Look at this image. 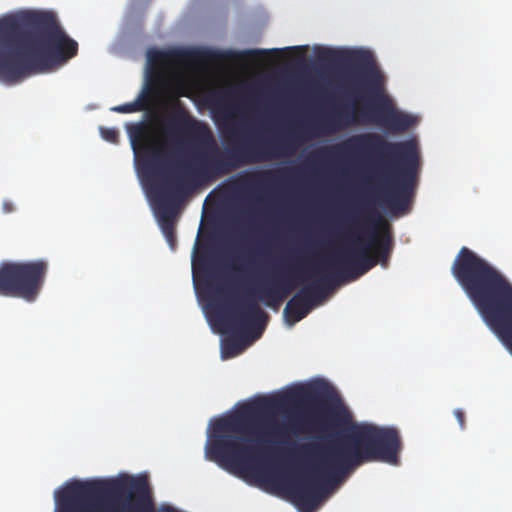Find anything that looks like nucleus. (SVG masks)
<instances>
[{"mask_svg": "<svg viewBox=\"0 0 512 512\" xmlns=\"http://www.w3.org/2000/svg\"><path fill=\"white\" fill-rule=\"evenodd\" d=\"M171 126L189 136L194 144V167L181 165L168 178H161L166 153L162 144L145 143L140 156L143 176L153 182L158 204V222L172 249L176 245L175 213L180 199L202 181L213 180L247 164L291 156L301 135L294 130L283 135L243 139L221 150L210 127L193 118L186 110L175 111Z\"/></svg>", "mask_w": 512, "mask_h": 512, "instance_id": "f257e3e1", "label": "nucleus"}, {"mask_svg": "<svg viewBox=\"0 0 512 512\" xmlns=\"http://www.w3.org/2000/svg\"><path fill=\"white\" fill-rule=\"evenodd\" d=\"M336 397V392L329 383L316 380L276 396L262 397L246 403L234 413L213 422L207 456L227 471H244L250 468L258 454L269 451L267 447L250 443L274 442L273 436H283L288 426L292 431L316 436L326 434L331 428L348 426L352 418L349 411L342 406L331 409L327 419L309 415L299 417L288 425L261 420L263 414L275 409L311 406L334 400Z\"/></svg>", "mask_w": 512, "mask_h": 512, "instance_id": "f03ea898", "label": "nucleus"}, {"mask_svg": "<svg viewBox=\"0 0 512 512\" xmlns=\"http://www.w3.org/2000/svg\"><path fill=\"white\" fill-rule=\"evenodd\" d=\"M401 449L396 428L355 424L343 437L300 445L299 453L314 463L309 474L287 485V491L302 509L311 510L350 469L369 462L397 464Z\"/></svg>", "mask_w": 512, "mask_h": 512, "instance_id": "7ed1b4c3", "label": "nucleus"}, {"mask_svg": "<svg viewBox=\"0 0 512 512\" xmlns=\"http://www.w3.org/2000/svg\"><path fill=\"white\" fill-rule=\"evenodd\" d=\"M317 58L323 63L341 62L351 72L345 82L346 95L353 103L361 102L360 110L338 107L304 127L307 134H330L360 123H376L387 132L407 131L415 122L412 115L397 110L383 94L384 79L368 51H338L322 49Z\"/></svg>", "mask_w": 512, "mask_h": 512, "instance_id": "20e7f679", "label": "nucleus"}, {"mask_svg": "<svg viewBox=\"0 0 512 512\" xmlns=\"http://www.w3.org/2000/svg\"><path fill=\"white\" fill-rule=\"evenodd\" d=\"M78 53L52 12L27 11L0 19V79L18 82L51 71Z\"/></svg>", "mask_w": 512, "mask_h": 512, "instance_id": "39448f33", "label": "nucleus"}, {"mask_svg": "<svg viewBox=\"0 0 512 512\" xmlns=\"http://www.w3.org/2000/svg\"><path fill=\"white\" fill-rule=\"evenodd\" d=\"M311 243L306 242L304 249H297L288 265L274 267L271 271L261 274L255 284L248 288L230 310L219 305V322L235 334L222 344L224 357L230 358L241 352L242 339H258L266 325L267 314L258 302L267 307L276 308L292 292L296 284L304 277L302 252H309Z\"/></svg>", "mask_w": 512, "mask_h": 512, "instance_id": "423d86ee", "label": "nucleus"}, {"mask_svg": "<svg viewBox=\"0 0 512 512\" xmlns=\"http://www.w3.org/2000/svg\"><path fill=\"white\" fill-rule=\"evenodd\" d=\"M451 273L483 321L512 354V283L495 266L461 247Z\"/></svg>", "mask_w": 512, "mask_h": 512, "instance_id": "0eeeda50", "label": "nucleus"}, {"mask_svg": "<svg viewBox=\"0 0 512 512\" xmlns=\"http://www.w3.org/2000/svg\"><path fill=\"white\" fill-rule=\"evenodd\" d=\"M335 149L345 155L389 160L392 165L383 174L377 191L378 201L392 214L408 208L419 166L414 141L390 142L377 133H362L349 137Z\"/></svg>", "mask_w": 512, "mask_h": 512, "instance_id": "6e6552de", "label": "nucleus"}, {"mask_svg": "<svg viewBox=\"0 0 512 512\" xmlns=\"http://www.w3.org/2000/svg\"><path fill=\"white\" fill-rule=\"evenodd\" d=\"M347 228L355 240H361L360 235L367 233V244L360 248L347 247L335 257L319 264L325 274L336 275L335 285L357 279L378 263L385 266L393 248L390 225L369 203L362 205Z\"/></svg>", "mask_w": 512, "mask_h": 512, "instance_id": "1a4fd4ad", "label": "nucleus"}, {"mask_svg": "<svg viewBox=\"0 0 512 512\" xmlns=\"http://www.w3.org/2000/svg\"><path fill=\"white\" fill-rule=\"evenodd\" d=\"M104 498L123 500L128 512H154L144 476L74 481L59 492V512H106L100 503Z\"/></svg>", "mask_w": 512, "mask_h": 512, "instance_id": "9d476101", "label": "nucleus"}, {"mask_svg": "<svg viewBox=\"0 0 512 512\" xmlns=\"http://www.w3.org/2000/svg\"><path fill=\"white\" fill-rule=\"evenodd\" d=\"M48 262H6L0 265V295L34 302L45 283Z\"/></svg>", "mask_w": 512, "mask_h": 512, "instance_id": "9b49d317", "label": "nucleus"}, {"mask_svg": "<svg viewBox=\"0 0 512 512\" xmlns=\"http://www.w3.org/2000/svg\"><path fill=\"white\" fill-rule=\"evenodd\" d=\"M308 271L313 279L312 282L295 293L284 308V317L290 325H294L305 318L335 286L336 275L325 274L321 271L319 264Z\"/></svg>", "mask_w": 512, "mask_h": 512, "instance_id": "f8f14e48", "label": "nucleus"}, {"mask_svg": "<svg viewBox=\"0 0 512 512\" xmlns=\"http://www.w3.org/2000/svg\"><path fill=\"white\" fill-rule=\"evenodd\" d=\"M172 58L186 62L212 63L221 60L223 54L220 51L207 48H193L173 53L151 49L147 53V59L151 66L164 65Z\"/></svg>", "mask_w": 512, "mask_h": 512, "instance_id": "ddd939ff", "label": "nucleus"}, {"mask_svg": "<svg viewBox=\"0 0 512 512\" xmlns=\"http://www.w3.org/2000/svg\"><path fill=\"white\" fill-rule=\"evenodd\" d=\"M151 102V92L148 90L142 91L137 99L130 103H125L112 107L111 110L118 113H134L147 110Z\"/></svg>", "mask_w": 512, "mask_h": 512, "instance_id": "4468645a", "label": "nucleus"}, {"mask_svg": "<svg viewBox=\"0 0 512 512\" xmlns=\"http://www.w3.org/2000/svg\"><path fill=\"white\" fill-rule=\"evenodd\" d=\"M223 116L227 120V122L220 125L223 136L226 139L230 138L232 140H237L241 131L239 122L234 118L230 111H225Z\"/></svg>", "mask_w": 512, "mask_h": 512, "instance_id": "2eb2a0df", "label": "nucleus"}, {"mask_svg": "<svg viewBox=\"0 0 512 512\" xmlns=\"http://www.w3.org/2000/svg\"><path fill=\"white\" fill-rule=\"evenodd\" d=\"M100 134L107 142L116 144L119 141V131L115 128H100Z\"/></svg>", "mask_w": 512, "mask_h": 512, "instance_id": "dca6fc26", "label": "nucleus"}, {"mask_svg": "<svg viewBox=\"0 0 512 512\" xmlns=\"http://www.w3.org/2000/svg\"><path fill=\"white\" fill-rule=\"evenodd\" d=\"M454 416L456 417L461 429L465 428V413L461 409L454 410Z\"/></svg>", "mask_w": 512, "mask_h": 512, "instance_id": "f3484780", "label": "nucleus"}, {"mask_svg": "<svg viewBox=\"0 0 512 512\" xmlns=\"http://www.w3.org/2000/svg\"><path fill=\"white\" fill-rule=\"evenodd\" d=\"M2 210L4 213H11L15 210L14 204L11 201H4L2 204Z\"/></svg>", "mask_w": 512, "mask_h": 512, "instance_id": "a211bd4d", "label": "nucleus"}, {"mask_svg": "<svg viewBox=\"0 0 512 512\" xmlns=\"http://www.w3.org/2000/svg\"><path fill=\"white\" fill-rule=\"evenodd\" d=\"M213 292L218 300H220L224 294V289L221 285L215 284L213 285Z\"/></svg>", "mask_w": 512, "mask_h": 512, "instance_id": "6ab92c4d", "label": "nucleus"}, {"mask_svg": "<svg viewBox=\"0 0 512 512\" xmlns=\"http://www.w3.org/2000/svg\"><path fill=\"white\" fill-rule=\"evenodd\" d=\"M250 179H251V176L247 175V176L241 178L236 184L238 186H247Z\"/></svg>", "mask_w": 512, "mask_h": 512, "instance_id": "aec40b11", "label": "nucleus"}, {"mask_svg": "<svg viewBox=\"0 0 512 512\" xmlns=\"http://www.w3.org/2000/svg\"><path fill=\"white\" fill-rule=\"evenodd\" d=\"M266 52H267V51H265V50H257V49L249 51V53H250V54H253V55L264 54V53H266Z\"/></svg>", "mask_w": 512, "mask_h": 512, "instance_id": "412c9836", "label": "nucleus"}, {"mask_svg": "<svg viewBox=\"0 0 512 512\" xmlns=\"http://www.w3.org/2000/svg\"><path fill=\"white\" fill-rule=\"evenodd\" d=\"M271 52L278 53V52H279V50L274 49V50H271Z\"/></svg>", "mask_w": 512, "mask_h": 512, "instance_id": "4be33fe9", "label": "nucleus"}]
</instances>
